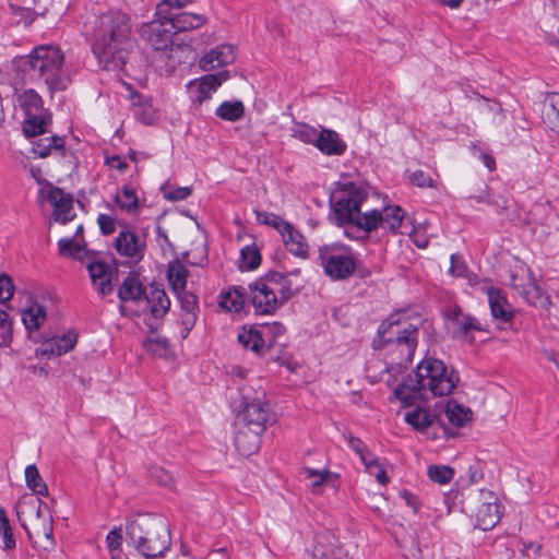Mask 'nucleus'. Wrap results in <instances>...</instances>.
Segmentation results:
<instances>
[{"label": "nucleus", "instance_id": "79ce46f5", "mask_svg": "<svg viewBox=\"0 0 559 559\" xmlns=\"http://www.w3.org/2000/svg\"><path fill=\"white\" fill-rule=\"evenodd\" d=\"M26 486L38 496H48L47 485L44 483L38 468L35 465H27L25 468Z\"/></svg>", "mask_w": 559, "mask_h": 559}, {"label": "nucleus", "instance_id": "39448f33", "mask_svg": "<svg viewBox=\"0 0 559 559\" xmlns=\"http://www.w3.org/2000/svg\"><path fill=\"white\" fill-rule=\"evenodd\" d=\"M423 324L420 314L397 312L389 316L378 330L384 347L400 354L399 365L409 362L417 346L418 329Z\"/></svg>", "mask_w": 559, "mask_h": 559}, {"label": "nucleus", "instance_id": "0eeeda50", "mask_svg": "<svg viewBox=\"0 0 559 559\" xmlns=\"http://www.w3.org/2000/svg\"><path fill=\"white\" fill-rule=\"evenodd\" d=\"M16 513L21 525L28 533V525H32L37 536L41 535L53 544V520L47 503L25 493L16 504Z\"/></svg>", "mask_w": 559, "mask_h": 559}, {"label": "nucleus", "instance_id": "c85d7f7f", "mask_svg": "<svg viewBox=\"0 0 559 559\" xmlns=\"http://www.w3.org/2000/svg\"><path fill=\"white\" fill-rule=\"evenodd\" d=\"M150 312L155 318L163 317L170 307V300L164 289L152 287L143 298Z\"/></svg>", "mask_w": 559, "mask_h": 559}, {"label": "nucleus", "instance_id": "58836bf2", "mask_svg": "<svg viewBox=\"0 0 559 559\" xmlns=\"http://www.w3.org/2000/svg\"><path fill=\"white\" fill-rule=\"evenodd\" d=\"M215 115L222 120L235 122L245 116V105L241 100H226L216 108Z\"/></svg>", "mask_w": 559, "mask_h": 559}, {"label": "nucleus", "instance_id": "2eb2a0df", "mask_svg": "<svg viewBox=\"0 0 559 559\" xmlns=\"http://www.w3.org/2000/svg\"><path fill=\"white\" fill-rule=\"evenodd\" d=\"M229 79L227 70L215 74H206L199 79L192 80L188 84L193 104L201 105L204 100L211 98L212 94Z\"/></svg>", "mask_w": 559, "mask_h": 559}, {"label": "nucleus", "instance_id": "774afa93", "mask_svg": "<svg viewBox=\"0 0 559 559\" xmlns=\"http://www.w3.org/2000/svg\"><path fill=\"white\" fill-rule=\"evenodd\" d=\"M106 164L112 168L123 173L128 168L127 162L119 155H112L106 158Z\"/></svg>", "mask_w": 559, "mask_h": 559}, {"label": "nucleus", "instance_id": "e433bc0d", "mask_svg": "<svg viewBox=\"0 0 559 559\" xmlns=\"http://www.w3.org/2000/svg\"><path fill=\"white\" fill-rule=\"evenodd\" d=\"M435 415L423 407H415L405 413V421L417 431H425L435 421Z\"/></svg>", "mask_w": 559, "mask_h": 559}, {"label": "nucleus", "instance_id": "5fc2aeb1", "mask_svg": "<svg viewBox=\"0 0 559 559\" xmlns=\"http://www.w3.org/2000/svg\"><path fill=\"white\" fill-rule=\"evenodd\" d=\"M191 2L192 0H162L157 5V15L171 13L173 8L181 9Z\"/></svg>", "mask_w": 559, "mask_h": 559}, {"label": "nucleus", "instance_id": "f03ea898", "mask_svg": "<svg viewBox=\"0 0 559 559\" xmlns=\"http://www.w3.org/2000/svg\"><path fill=\"white\" fill-rule=\"evenodd\" d=\"M130 17L119 10H110L98 17L93 52L105 69H117L126 63L132 47Z\"/></svg>", "mask_w": 559, "mask_h": 559}, {"label": "nucleus", "instance_id": "72a5a7b5", "mask_svg": "<svg viewBox=\"0 0 559 559\" xmlns=\"http://www.w3.org/2000/svg\"><path fill=\"white\" fill-rule=\"evenodd\" d=\"M189 271L178 259L170 261L167 269V278L173 292H181L186 288Z\"/></svg>", "mask_w": 559, "mask_h": 559}, {"label": "nucleus", "instance_id": "e2e57ef3", "mask_svg": "<svg viewBox=\"0 0 559 559\" xmlns=\"http://www.w3.org/2000/svg\"><path fill=\"white\" fill-rule=\"evenodd\" d=\"M412 183L419 188H432L433 180L423 170L414 171L409 177Z\"/></svg>", "mask_w": 559, "mask_h": 559}, {"label": "nucleus", "instance_id": "ea45409f", "mask_svg": "<svg viewBox=\"0 0 559 559\" xmlns=\"http://www.w3.org/2000/svg\"><path fill=\"white\" fill-rule=\"evenodd\" d=\"M238 342L242 345L243 348L250 349L253 353L261 355L263 349V340L261 333L258 330L252 328L242 329V331L238 334Z\"/></svg>", "mask_w": 559, "mask_h": 559}, {"label": "nucleus", "instance_id": "69168bd1", "mask_svg": "<svg viewBox=\"0 0 559 559\" xmlns=\"http://www.w3.org/2000/svg\"><path fill=\"white\" fill-rule=\"evenodd\" d=\"M400 497L404 500V502L413 509L414 512H417L421 506L418 497L412 493L408 490H402L400 492Z\"/></svg>", "mask_w": 559, "mask_h": 559}, {"label": "nucleus", "instance_id": "c03bdc74", "mask_svg": "<svg viewBox=\"0 0 559 559\" xmlns=\"http://www.w3.org/2000/svg\"><path fill=\"white\" fill-rule=\"evenodd\" d=\"M48 123L46 117L34 114L24 121L23 131L27 136L41 135L46 132Z\"/></svg>", "mask_w": 559, "mask_h": 559}, {"label": "nucleus", "instance_id": "2f4dec72", "mask_svg": "<svg viewBox=\"0 0 559 559\" xmlns=\"http://www.w3.org/2000/svg\"><path fill=\"white\" fill-rule=\"evenodd\" d=\"M262 433L248 431V429L239 427L235 437V445L239 453L246 456L255 453L259 449L260 436Z\"/></svg>", "mask_w": 559, "mask_h": 559}, {"label": "nucleus", "instance_id": "4d7b16f0", "mask_svg": "<svg viewBox=\"0 0 559 559\" xmlns=\"http://www.w3.org/2000/svg\"><path fill=\"white\" fill-rule=\"evenodd\" d=\"M14 285L12 280L5 275H0V302H7L13 297Z\"/></svg>", "mask_w": 559, "mask_h": 559}, {"label": "nucleus", "instance_id": "49530a36", "mask_svg": "<svg viewBox=\"0 0 559 559\" xmlns=\"http://www.w3.org/2000/svg\"><path fill=\"white\" fill-rule=\"evenodd\" d=\"M261 257L259 250L253 246L245 247L240 252L239 267L241 270H253L260 265Z\"/></svg>", "mask_w": 559, "mask_h": 559}, {"label": "nucleus", "instance_id": "c9c22d12", "mask_svg": "<svg viewBox=\"0 0 559 559\" xmlns=\"http://www.w3.org/2000/svg\"><path fill=\"white\" fill-rule=\"evenodd\" d=\"M64 146V140L61 136L52 135L38 139L33 143L34 153L40 157L46 158L47 156L59 153L61 154Z\"/></svg>", "mask_w": 559, "mask_h": 559}, {"label": "nucleus", "instance_id": "bb28decb", "mask_svg": "<svg viewBox=\"0 0 559 559\" xmlns=\"http://www.w3.org/2000/svg\"><path fill=\"white\" fill-rule=\"evenodd\" d=\"M286 249L293 254L306 258L308 254V243L305 237L295 229L289 223L280 231Z\"/></svg>", "mask_w": 559, "mask_h": 559}, {"label": "nucleus", "instance_id": "5701e85b", "mask_svg": "<svg viewBox=\"0 0 559 559\" xmlns=\"http://www.w3.org/2000/svg\"><path fill=\"white\" fill-rule=\"evenodd\" d=\"M488 302L491 314L501 322H508L513 318V310L501 292L493 287L487 288Z\"/></svg>", "mask_w": 559, "mask_h": 559}, {"label": "nucleus", "instance_id": "3c124183", "mask_svg": "<svg viewBox=\"0 0 559 559\" xmlns=\"http://www.w3.org/2000/svg\"><path fill=\"white\" fill-rule=\"evenodd\" d=\"M255 215L259 223L270 225L278 231H281L287 224V222H285L282 217L273 213L255 212Z\"/></svg>", "mask_w": 559, "mask_h": 559}, {"label": "nucleus", "instance_id": "9d476101", "mask_svg": "<svg viewBox=\"0 0 559 559\" xmlns=\"http://www.w3.org/2000/svg\"><path fill=\"white\" fill-rule=\"evenodd\" d=\"M275 421L274 412L265 402L259 399L247 402L237 415L238 426L248 429V431L264 432Z\"/></svg>", "mask_w": 559, "mask_h": 559}, {"label": "nucleus", "instance_id": "20e7f679", "mask_svg": "<svg viewBox=\"0 0 559 559\" xmlns=\"http://www.w3.org/2000/svg\"><path fill=\"white\" fill-rule=\"evenodd\" d=\"M127 543L146 559L163 557L171 545L165 521L152 514H139L127 523Z\"/></svg>", "mask_w": 559, "mask_h": 559}, {"label": "nucleus", "instance_id": "c756f323", "mask_svg": "<svg viewBox=\"0 0 559 559\" xmlns=\"http://www.w3.org/2000/svg\"><path fill=\"white\" fill-rule=\"evenodd\" d=\"M542 119L549 129L559 133V93H551L545 97Z\"/></svg>", "mask_w": 559, "mask_h": 559}, {"label": "nucleus", "instance_id": "6e6d98bb", "mask_svg": "<svg viewBox=\"0 0 559 559\" xmlns=\"http://www.w3.org/2000/svg\"><path fill=\"white\" fill-rule=\"evenodd\" d=\"M150 475L163 486H169L174 480L171 473L162 466H152L150 468Z\"/></svg>", "mask_w": 559, "mask_h": 559}, {"label": "nucleus", "instance_id": "aec40b11", "mask_svg": "<svg viewBox=\"0 0 559 559\" xmlns=\"http://www.w3.org/2000/svg\"><path fill=\"white\" fill-rule=\"evenodd\" d=\"M87 271L93 286L100 295L105 296L111 293L112 271L108 264L100 261H88Z\"/></svg>", "mask_w": 559, "mask_h": 559}, {"label": "nucleus", "instance_id": "6e6552de", "mask_svg": "<svg viewBox=\"0 0 559 559\" xmlns=\"http://www.w3.org/2000/svg\"><path fill=\"white\" fill-rule=\"evenodd\" d=\"M366 198V191L353 182L344 183L334 191L331 201L337 224L354 223L358 227L360 218L364 217L360 206Z\"/></svg>", "mask_w": 559, "mask_h": 559}, {"label": "nucleus", "instance_id": "f257e3e1", "mask_svg": "<svg viewBox=\"0 0 559 559\" xmlns=\"http://www.w3.org/2000/svg\"><path fill=\"white\" fill-rule=\"evenodd\" d=\"M459 383L457 373L448 368L442 360L425 358L405 381L394 390V395L404 406L427 401L435 396L452 393Z\"/></svg>", "mask_w": 559, "mask_h": 559}, {"label": "nucleus", "instance_id": "4c0bfd02", "mask_svg": "<svg viewBox=\"0 0 559 559\" xmlns=\"http://www.w3.org/2000/svg\"><path fill=\"white\" fill-rule=\"evenodd\" d=\"M146 292L144 290L140 281L134 276H128L122 282L118 296L122 302L126 301H141L143 300V296H145Z\"/></svg>", "mask_w": 559, "mask_h": 559}, {"label": "nucleus", "instance_id": "4468645a", "mask_svg": "<svg viewBox=\"0 0 559 559\" xmlns=\"http://www.w3.org/2000/svg\"><path fill=\"white\" fill-rule=\"evenodd\" d=\"M475 512L477 526L483 531L492 528L500 520L497 496L490 490H480Z\"/></svg>", "mask_w": 559, "mask_h": 559}, {"label": "nucleus", "instance_id": "de8ad7c7", "mask_svg": "<svg viewBox=\"0 0 559 559\" xmlns=\"http://www.w3.org/2000/svg\"><path fill=\"white\" fill-rule=\"evenodd\" d=\"M0 540L4 549H13L15 547L13 531L3 509H0Z\"/></svg>", "mask_w": 559, "mask_h": 559}, {"label": "nucleus", "instance_id": "f3484780", "mask_svg": "<svg viewBox=\"0 0 559 559\" xmlns=\"http://www.w3.org/2000/svg\"><path fill=\"white\" fill-rule=\"evenodd\" d=\"M235 59V47L228 44H223L204 53L199 60V67L203 71L210 72L233 63Z\"/></svg>", "mask_w": 559, "mask_h": 559}, {"label": "nucleus", "instance_id": "ddd939ff", "mask_svg": "<svg viewBox=\"0 0 559 559\" xmlns=\"http://www.w3.org/2000/svg\"><path fill=\"white\" fill-rule=\"evenodd\" d=\"M173 25L169 24L167 17L158 16L141 28V36L145 39L154 50L165 51L173 46L174 36Z\"/></svg>", "mask_w": 559, "mask_h": 559}, {"label": "nucleus", "instance_id": "a878e982", "mask_svg": "<svg viewBox=\"0 0 559 559\" xmlns=\"http://www.w3.org/2000/svg\"><path fill=\"white\" fill-rule=\"evenodd\" d=\"M83 231V225H79L73 238H62L58 241L59 252L62 255L72 257L78 260H84L88 255L85 249V242L80 235Z\"/></svg>", "mask_w": 559, "mask_h": 559}, {"label": "nucleus", "instance_id": "473e14b6", "mask_svg": "<svg viewBox=\"0 0 559 559\" xmlns=\"http://www.w3.org/2000/svg\"><path fill=\"white\" fill-rule=\"evenodd\" d=\"M115 203L122 211L130 215H135L140 211V201L135 190L123 186L115 195Z\"/></svg>", "mask_w": 559, "mask_h": 559}, {"label": "nucleus", "instance_id": "0e129e2a", "mask_svg": "<svg viewBox=\"0 0 559 559\" xmlns=\"http://www.w3.org/2000/svg\"><path fill=\"white\" fill-rule=\"evenodd\" d=\"M122 542V535L120 530H112L107 534L106 544L110 551L119 550Z\"/></svg>", "mask_w": 559, "mask_h": 559}, {"label": "nucleus", "instance_id": "9b49d317", "mask_svg": "<svg viewBox=\"0 0 559 559\" xmlns=\"http://www.w3.org/2000/svg\"><path fill=\"white\" fill-rule=\"evenodd\" d=\"M320 264L332 280H345L355 271V261L350 253L334 247H322L319 250Z\"/></svg>", "mask_w": 559, "mask_h": 559}, {"label": "nucleus", "instance_id": "a19ab883", "mask_svg": "<svg viewBox=\"0 0 559 559\" xmlns=\"http://www.w3.org/2000/svg\"><path fill=\"white\" fill-rule=\"evenodd\" d=\"M243 305L245 296L239 289H229L221 295L219 307L224 310L239 312Z\"/></svg>", "mask_w": 559, "mask_h": 559}, {"label": "nucleus", "instance_id": "6ab92c4d", "mask_svg": "<svg viewBox=\"0 0 559 559\" xmlns=\"http://www.w3.org/2000/svg\"><path fill=\"white\" fill-rule=\"evenodd\" d=\"M78 343V333L68 331L67 333L51 337L45 341L38 349L44 356H61L74 348Z\"/></svg>", "mask_w": 559, "mask_h": 559}, {"label": "nucleus", "instance_id": "7ed1b4c3", "mask_svg": "<svg viewBox=\"0 0 559 559\" xmlns=\"http://www.w3.org/2000/svg\"><path fill=\"white\" fill-rule=\"evenodd\" d=\"M66 56L56 45H39L22 59L24 70L34 81L43 82L50 93L64 91L70 75L64 67Z\"/></svg>", "mask_w": 559, "mask_h": 559}, {"label": "nucleus", "instance_id": "423d86ee", "mask_svg": "<svg viewBox=\"0 0 559 559\" xmlns=\"http://www.w3.org/2000/svg\"><path fill=\"white\" fill-rule=\"evenodd\" d=\"M250 301L257 313L271 314L293 295L288 281L282 276H271L255 281L249 286Z\"/></svg>", "mask_w": 559, "mask_h": 559}, {"label": "nucleus", "instance_id": "4be33fe9", "mask_svg": "<svg viewBox=\"0 0 559 559\" xmlns=\"http://www.w3.org/2000/svg\"><path fill=\"white\" fill-rule=\"evenodd\" d=\"M116 249L119 254L129 258H141L144 249V241L130 230H122L116 239Z\"/></svg>", "mask_w": 559, "mask_h": 559}, {"label": "nucleus", "instance_id": "338daca9", "mask_svg": "<svg viewBox=\"0 0 559 559\" xmlns=\"http://www.w3.org/2000/svg\"><path fill=\"white\" fill-rule=\"evenodd\" d=\"M148 352L154 355H163L167 350L166 340H152L146 344Z\"/></svg>", "mask_w": 559, "mask_h": 559}, {"label": "nucleus", "instance_id": "864d4df0", "mask_svg": "<svg viewBox=\"0 0 559 559\" xmlns=\"http://www.w3.org/2000/svg\"><path fill=\"white\" fill-rule=\"evenodd\" d=\"M319 132L313 127L302 124L295 131V136L307 144L316 146Z\"/></svg>", "mask_w": 559, "mask_h": 559}, {"label": "nucleus", "instance_id": "052dcab7", "mask_svg": "<svg viewBox=\"0 0 559 559\" xmlns=\"http://www.w3.org/2000/svg\"><path fill=\"white\" fill-rule=\"evenodd\" d=\"M450 272L454 276H461V277L467 276V267L465 265L464 260L460 255H457V254L451 255Z\"/></svg>", "mask_w": 559, "mask_h": 559}, {"label": "nucleus", "instance_id": "680f3d73", "mask_svg": "<svg viewBox=\"0 0 559 559\" xmlns=\"http://www.w3.org/2000/svg\"><path fill=\"white\" fill-rule=\"evenodd\" d=\"M99 228L104 235H111L116 230V219L107 214H100L97 218Z\"/></svg>", "mask_w": 559, "mask_h": 559}, {"label": "nucleus", "instance_id": "dca6fc26", "mask_svg": "<svg viewBox=\"0 0 559 559\" xmlns=\"http://www.w3.org/2000/svg\"><path fill=\"white\" fill-rule=\"evenodd\" d=\"M449 321L451 333L454 338L473 343L474 338L471 335L473 331H483L480 322L469 314L464 313L459 307H455L449 312Z\"/></svg>", "mask_w": 559, "mask_h": 559}, {"label": "nucleus", "instance_id": "b1692460", "mask_svg": "<svg viewBox=\"0 0 559 559\" xmlns=\"http://www.w3.org/2000/svg\"><path fill=\"white\" fill-rule=\"evenodd\" d=\"M316 147L325 155H342L346 150V143L335 131L322 129L318 134Z\"/></svg>", "mask_w": 559, "mask_h": 559}, {"label": "nucleus", "instance_id": "412c9836", "mask_svg": "<svg viewBox=\"0 0 559 559\" xmlns=\"http://www.w3.org/2000/svg\"><path fill=\"white\" fill-rule=\"evenodd\" d=\"M174 293L177 296L181 306V323L183 325L182 336L186 337L197 321V297L192 293L187 292L186 288L181 289V292Z\"/></svg>", "mask_w": 559, "mask_h": 559}, {"label": "nucleus", "instance_id": "a18cd8bd", "mask_svg": "<svg viewBox=\"0 0 559 559\" xmlns=\"http://www.w3.org/2000/svg\"><path fill=\"white\" fill-rule=\"evenodd\" d=\"M427 475L431 481L439 485H447L453 479L454 469L448 465L433 464L428 466Z\"/></svg>", "mask_w": 559, "mask_h": 559}, {"label": "nucleus", "instance_id": "bf43d9fd", "mask_svg": "<svg viewBox=\"0 0 559 559\" xmlns=\"http://www.w3.org/2000/svg\"><path fill=\"white\" fill-rule=\"evenodd\" d=\"M307 477L311 480V486L313 489L323 485L326 479L330 477V472L326 469L317 471V469H307Z\"/></svg>", "mask_w": 559, "mask_h": 559}, {"label": "nucleus", "instance_id": "f8f14e48", "mask_svg": "<svg viewBox=\"0 0 559 559\" xmlns=\"http://www.w3.org/2000/svg\"><path fill=\"white\" fill-rule=\"evenodd\" d=\"M404 211L399 205L385 206L382 211L371 210L364 213L358 228L370 233L377 228L396 231L403 222Z\"/></svg>", "mask_w": 559, "mask_h": 559}, {"label": "nucleus", "instance_id": "a211bd4d", "mask_svg": "<svg viewBox=\"0 0 559 559\" xmlns=\"http://www.w3.org/2000/svg\"><path fill=\"white\" fill-rule=\"evenodd\" d=\"M47 200L53 206V216L57 222L66 224L75 216L72 195L62 189L50 188L47 192Z\"/></svg>", "mask_w": 559, "mask_h": 559}, {"label": "nucleus", "instance_id": "1a4fd4ad", "mask_svg": "<svg viewBox=\"0 0 559 559\" xmlns=\"http://www.w3.org/2000/svg\"><path fill=\"white\" fill-rule=\"evenodd\" d=\"M510 285L530 305L539 308H548L550 298L537 285L532 270L524 265H516L510 272Z\"/></svg>", "mask_w": 559, "mask_h": 559}, {"label": "nucleus", "instance_id": "f704fd0d", "mask_svg": "<svg viewBox=\"0 0 559 559\" xmlns=\"http://www.w3.org/2000/svg\"><path fill=\"white\" fill-rule=\"evenodd\" d=\"M46 319V310L38 302H33L22 312V321L26 330H28L29 332L38 331L40 326L45 323Z\"/></svg>", "mask_w": 559, "mask_h": 559}, {"label": "nucleus", "instance_id": "7c9ffc66", "mask_svg": "<svg viewBox=\"0 0 559 559\" xmlns=\"http://www.w3.org/2000/svg\"><path fill=\"white\" fill-rule=\"evenodd\" d=\"M444 415L454 427H464L469 424L473 418V412L469 407L459 404L456 401L450 400L444 407Z\"/></svg>", "mask_w": 559, "mask_h": 559}, {"label": "nucleus", "instance_id": "09e8293b", "mask_svg": "<svg viewBox=\"0 0 559 559\" xmlns=\"http://www.w3.org/2000/svg\"><path fill=\"white\" fill-rule=\"evenodd\" d=\"M344 437L347 440L350 449L359 455L365 467H369L371 465V457H373L374 455L372 453H370V451L368 450L366 444L360 439H358L352 435L344 436Z\"/></svg>", "mask_w": 559, "mask_h": 559}, {"label": "nucleus", "instance_id": "8fccbe9b", "mask_svg": "<svg viewBox=\"0 0 559 559\" xmlns=\"http://www.w3.org/2000/svg\"><path fill=\"white\" fill-rule=\"evenodd\" d=\"M12 342V322L7 311L0 309V346L7 347Z\"/></svg>", "mask_w": 559, "mask_h": 559}, {"label": "nucleus", "instance_id": "13d9d810", "mask_svg": "<svg viewBox=\"0 0 559 559\" xmlns=\"http://www.w3.org/2000/svg\"><path fill=\"white\" fill-rule=\"evenodd\" d=\"M366 469L370 475L376 477L379 484L386 485L389 483V477L376 456L371 457V465L366 467Z\"/></svg>", "mask_w": 559, "mask_h": 559}, {"label": "nucleus", "instance_id": "37998d69", "mask_svg": "<svg viewBox=\"0 0 559 559\" xmlns=\"http://www.w3.org/2000/svg\"><path fill=\"white\" fill-rule=\"evenodd\" d=\"M19 105L26 111L27 116L36 114L43 105L40 95L34 90L24 91L19 95Z\"/></svg>", "mask_w": 559, "mask_h": 559}, {"label": "nucleus", "instance_id": "393cba45", "mask_svg": "<svg viewBox=\"0 0 559 559\" xmlns=\"http://www.w3.org/2000/svg\"><path fill=\"white\" fill-rule=\"evenodd\" d=\"M162 16L167 17L169 24L173 25L174 33L195 29L206 22L204 15L190 12H182L179 14L168 13Z\"/></svg>", "mask_w": 559, "mask_h": 559}, {"label": "nucleus", "instance_id": "cd10ccee", "mask_svg": "<svg viewBox=\"0 0 559 559\" xmlns=\"http://www.w3.org/2000/svg\"><path fill=\"white\" fill-rule=\"evenodd\" d=\"M130 98L132 102L134 116L138 120L145 124H152L157 120L158 114L153 108L151 99L144 98L139 93L133 91L131 92Z\"/></svg>", "mask_w": 559, "mask_h": 559}, {"label": "nucleus", "instance_id": "603ef678", "mask_svg": "<svg viewBox=\"0 0 559 559\" xmlns=\"http://www.w3.org/2000/svg\"><path fill=\"white\" fill-rule=\"evenodd\" d=\"M162 191L164 198L169 201H181L191 194L189 187L171 188L170 186H164Z\"/></svg>", "mask_w": 559, "mask_h": 559}]
</instances>
